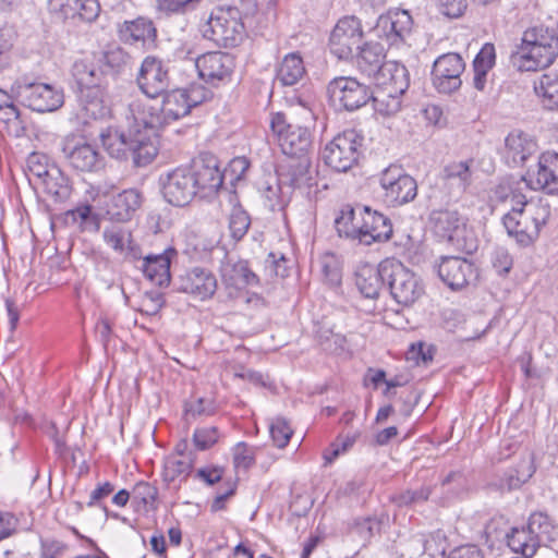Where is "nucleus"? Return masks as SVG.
I'll use <instances>...</instances> for the list:
<instances>
[{"label":"nucleus","mask_w":558,"mask_h":558,"mask_svg":"<svg viewBox=\"0 0 558 558\" xmlns=\"http://www.w3.org/2000/svg\"><path fill=\"white\" fill-rule=\"evenodd\" d=\"M535 472L533 454L525 452L515 466L507 470L493 481L489 486L498 492H511L520 488Z\"/></svg>","instance_id":"nucleus-26"},{"label":"nucleus","mask_w":558,"mask_h":558,"mask_svg":"<svg viewBox=\"0 0 558 558\" xmlns=\"http://www.w3.org/2000/svg\"><path fill=\"white\" fill-rule=\"evenodd\" d=\"M270 436L278 448H284L293 434L292 428L283 417H277L269 427Z\"/></svg>","instance_id":"nucleus-50"},{"label":"nucleus","mask_w":558,"mask_h":558,"mask_svg":"<svg viewBox=\"0 0 558 558\" xmlns=\"http://www.w3.org/2000/svg\"><path fill=\"white\" fill-rule=\"evenodd\" d=\"M322 272L326 280L331 284H338L341 281V268L337 256L332 253H326L320 258Z\"/></svg>","instance_id":"nucleus-51"},{"label":"nucleus","mask_w":558,"mask_h":558,"mask_svg":"<svg viewBox=\"0 0 558 558\" xmlns=\"http://www.w3.org/2000/svg\"><path fill=\"white\" fill-rule=\"evenodd\" d=\"M374 81L378 87L388 89L392 94H404L409 88L408 70L397 62H387Z\"/></svg>","instance_id":"nucleus-37"},{"label":"nucleus","mask_w":558,"mask_h":558,"mask_svg":"<svg viewBox=\"0 0 558 558\" xmlns=\"http://www.w3.org/2000/svg\"><path fill=\"white\" fill-rule=\"evenodd\" d=\"M102 239L116 253L125 257H140V247L133 240L130 228L118 225L108 226L102 231Z\"/></svg>","instance_id":"nucleus-35"},{"label":"nucleus","mask_w":558,"mask_h":558,"mask_svg":"<svg viewBox=\"0 0 558 558\" xmlns=\"http://www.w3.org/2000/svg\"><path fill=\"white\" fill-rule=\"evenodd\" d=\"M192 469L191 460L170 459L165 465V476L167 481H174L181 475H187Z\"/></svg>","instance_id":"nucleus-57"},{"label":"nucleus","mask_w":558,"mask_h":558,"mask_svg":"<svg viewBox=\"0 0 558 558\" xmlns=\"http://www.w3.org/2000/svg\"><path fill=\"white\" fill-rule=\"evenodd\" d=\"M335 227L339 236L357 239L361 234V218L357 219L356 210L351 206H344L335 219Z\"/></svg>","instance_id":"nucleus-43"},{"label":"nucleus","mask_w":558,"mask_h":558,"mask_svg":"<svg viewBox=\"0 0 558 558\" xmlns=\"http://www.w3.org/2000/svg\"><path fill=\"white\" fill-rule=\"evenodd\" d=\"M178 253L173 247L165 250L157 255H147L143 259L144 276L159 287H168L171 281L170 265Z\"/></svg>","instance_id":"nucleus-31"},{"label":"nucleus","mask_w":558,"mask_h":558,"mask_svg":"<svg viewBox=\"0 0 558 558\" xmlns=\"http://www.w3.org/2000/svg\"><path fill=\"white\" fill-rule=\"evenodd\" d=\"M464 62L458 53H446L438 57L433 65L432 77L435 88L442 94H451L461 87V74Z\"/></svg>","instance_id":"nucleus-17"},{"label":"nucleus","mask_w":558,"mask_h":558,"mask_svg":"<svg viewBox=\"0 0 558 558\" xmlns=\"http://www.w3.org/2000/svg\"><path fill=\"white\" fill-rule=\"evenodd\" d=\"M278 175L280 184L293 189L310 191L315 183L310 157L291 158L290 162L278 171Z\"/></svg>","instance_id":"nucleus-29"},{"label":"nucleus","mask_w":558,"mask_h":558,"mask_svg":"<svg viewBox=\"0 0 558 558\" xmlns=\"http://www.w3.org/2000/svg\"><path fill=\"white\" fill-rule=\"evenodd\" d=\"M157 497V489L147 482H138L132 490V499L138 505H153Z\"/></svg>","instance_id":"nucleus-55"},{"label":"nucleus","mask_w":558,"mask_h":558,"mask_svg":"<svg viewBox=\"0 0 558 558\" xmlns=\"http://www.w3.org/2000/svg\"><path fill=\"white\" fill-rule=\"evenodd\" d=\"M364 36L361 21L355 16H344L333 27L329 48L339 60H348L353 56V48H359Z\"/></svg>","instance_id":"nucleus-14"},{"label":"nucleus","mask_w":558,"mask_h":558,"mask_svg":"<svg viewBox=\"0 0 558 558\" xmlns=\"http://www.w3.org/2000/svg\"><path fill=\"white\" fill-rule=\"evenodd\" d=\"M136 82L147 97L156 98L170 86L169 68L162 59L147 56L142 61Z\"/></svg>","instance_id":"nucleus-16"},{"label":"nucleus","mask_w":558,"mask_h":558,"mask_svg":"<svg viewBox=\"0 0 558 558\" xmlns=\"http://www.w3.org/2000/svg\"><path fill=\"white\" fill-rule=\"evenodd\" d=\"M215 411L213 402L208 399L199 398L186 407V413L193 417L201 415H210Z\"/></svg>","instance_id":"nucleus-62"},{"label":"nucleus","mask_w":558,"mask_h":558,"mask_svg":"<svg viewBox=\"0 0 558 558\" xmlns=\"http://www.w3.org/2000/svg\"><path fill=\"white\" fill-rule=\"evenodd\" d=\"M384 282V262L377 268L368 264L362 265L355 272L356 288L367 299H377Z\"/></svg>","instance_id":"nucleus-36"},{"label":"nucleus","mask_w":558,"mask_h":558,"mask_svg":"<svg viewBox=\"0 0 558 558\" xmlns=\"http://www.w3.org/2000/svg\"><path fill=\"white\" fill-rule=\"evenodd\" d=\"M492 265L499 275H506L512 268V257L504 247H496L492 253Z\"/></svg>","instance_id":"nucleus-61"},{"label":"nucleus","mask_w":558,"mask_h":558,"mask_svg":"<svg viewBox=\"0 0 558 558\" xmlns=\"http://www.w3.org/2000/svg\"><path fill=\"white\" fill-rule=\"evenodd\" d=\"M470 161H453L448 163L442 170V179L446 184L452 186L457 192H464L471 184L472 172Z\"/></svg>","instance_id":"nucleus-41"},{"label":"nucleus","mask_w":558,"mask_h":558,"mask_svg":"<svg viewBox=\"0 0 558 558\" xmlns=\"http://www.w3.org/2000/svg\"><path fill=\"white\" fill-rule=\"evenodd\" d=\"M384 279L391 296L400 305L410 306L424 294L420 277L397 259L384 260Z\"/></svg>","instance_id":"nucleus-6"},{"label":"nucleus","mask_w":558,"mask_h":558,"mask_svg":"<svg viewBox=\"0 0 558 558\" xmlns=\"http://www.w3.org/2000/svg\"><path fill=\"white\" fill-rule=\"evenodd\" d=\"M255 449L245 442H239L233 448V464L235 469H248L255 462Z\"/></svg>","instance_id":"nucleus-54"},{"label":"nucleus","mask_w":558,"mask_h":558,"mask_svg":"<svg viewBox=\"0 0 558 558\" xmlns=\"http://www.w3.org/2000/svg\"><path fill=\"white\" fill-rule=\"evenodd\" d=\"M305 68L301 56L296 52L288 53L279 64L277 80L286 86L296 84L304 75Z\"/></svg>","instance_id":"nucleus-40"},{"label":"nucleus","mask_w":558,"mask_h":558,"mask_svg":"<svg viewBox=\"0 0 558 558\" xmlns=\"http://www.w3.org/2000/svg\"><path fill=\"white\" fill-rule=\"evenodd\" d=\"M361 217L360 243L371 245L374 242L388 241L392 234L390 219L378 211L363 207L359 211Z\"/></svg>","instance_id":"nucleus-25"},{"label":"nucleus","mask_w":558,"mask_h":558,"mask_svg":"<svg viewBox=\"0 0 558 558\" xmlns=\"http://www.w3.org/2000/svg\"><path fill=\"white\" fill-rule=\"evenodd\" d=\"M439 12L449 17L458 19L463 15L468 8L466 0H436Z\"/></svg>","instance_id":"nucleus-59"},{"label":"nucleus","mask_w":558,"mask_h":558,"mask_svg":"<svg viewBox=\"0 0 558 558\" xmlns=\"http://www.w3.org/2000/svg\"><path fill=\"white\" fill-rule=\"evenodd\" d=\"M521 181L531 190L558 194V154L543 153L535 166L530 167L522 175Z\"/></svg>","instance_id":"nucleus-15"},{"label":"nucleus","mask_w":558,"mask_h":558,"mask_svg":"<svg viewBox=\"0 0 558 558\" xmlns=\"http://www.w3.org/2000/svg\"><path fill=\"white\" fill-rule=\"evenodd\" d=\"M361 141L362 138L354 130L338 134L323 151L325 163L338 172L348 171L357 161Z\"/></svg>","instance_id":"nucleus-10"},{"label":"nucleus","mask_w":558,"mask_h":558,"mask_svg":"<svg viewBox=\"0 0 558 558\" xmlns=\"http://www.w3.org/2000/svg\"><path fill=\"white\" fill-rule=\"evenodd\" d=\"M65 545L56 539H41V555L40 558H57L63 550Z\"/></svg>","instance_id":"nucleus-63"},{"label":"nucleus","mask_w":558,"mask_h":558,"mask_svg":"<svg viewBox=\"0 0 558 558\" xmlns=\"http://www.w3.org/2000/svg\"><path fill=\"white\" fill-rule=\"evenodd\" d=\"M535 90L551 108L558 107V73L548 72L543 74L538 85H535Z\"/></svg>","instance_id":"nucleus-45"},{"label":"nucleus","mask_w":558,"mask_h":558,"mask_svg":"<svg viewBox=\"0 0 558 558\" xmlns=\"http://www.w3.org/2000/svg\"><path fill=\"white\" fill-rule=\"evenodd\" d=\"M432 230L441 241L451 244L458 251L473 254L478 246L472 230L466 228L465 218L454 209L433 210L429 215Z\"/></svg>","instance_id":"nucleus-4"},{"label":"nucleus","mask_w":558,"mask_h":558,"mask_svg":"<svg viewBox=\"0 0 558 558\" xmlns=\"http://www.w3.org/2000/svg\"><path fill=\"white\" fill-rule=\"evenodd\" d=\"M447 558H485L483 551L475 545H463L453 548Z\"/></svg>","instance_id":"nucleus-64"},{"label":"nucleus","mask_w":558,"mask_h":558,"mask_svg":"<svg viewBox=\"0 0 558 558\" xmlns=\"http://www.w3.org/2000/svg\"><path fill=\"white\" fill-rule=\"evenodd\" d=\"M220 272L223 283L235 289L255 287L259 283L258 277L252 271L246 260L229 258L222 263Z\"/></svg>","instance_id":"nucleus-32"},{"label":"nucleus","mask_w":558,"mask_h":558,"mask_svg":"<svg viewBox=\"0 0 558 558\" xmlns=\"http://www.w3.org/2000/svg\"><path fill=\"white\" fill-rule=\"evenodd\" d=\"M496 53L493 44H485L473 61V70L489 72L495 64Z\"/></svg>","instance_id":"nucleus-58"},{"label":"nucleus","mask_w":558,"mask_h":558,"mask_svg":"<svg viewBox=\"0 0 558 558\" xmlns=\"http://www.w3.org/2000/svg\"><path fill=\"white\" fill-rule=\"evenodd\" d=\"M99 63L107 68L119 71L131 61V56L121 47H113L102 52L98 59Z\"/></svg>","instance_id":"nucleus-48"},{"label":"nucleus","mask_w":558,"mask_h":558,"mask_svg":"<svg viewBox=\"0 0 558 558\" xmlns=\"http://www.w3.org/2000/svg\"><path fill=\"white\" fill-rule=\"evenodd\" d=\"M63 158L78 172H98L105 168V157L83 136L69 134L60 143Z\"/></svg>","instance_id":"nucleus-8"},{"label":"nucleus","mask_w":558,"mask_h":558,"mask_svg":"<svg viewBox=\"0 0 558 558\" xmlns=\"http://www.w3.org/2000/svg\"><path fill=\"white\" fill-rule=\"evenodd\" d=\"M49 13L61 20L94 22L100 13L98 0H48Z\"/></svg>","instance_id":"nucleus-22"},{"label":"nucleus","mask_w":558,"mask_h":558,"mask_svg":"<svg viewBox=\"0 0 558 558\" xmlns=\"http://www.w3.org/2000/svg\"><path fill=\"white\" fill-rule=\"evenodd\" d=\"M142 194L136 189L124 190L112 196L107 206L108 218L117 222L130 221L142 205Z\"/></svg>","instance_id":"nucleus-30"},{"label":"nucleus","mask_w":558,"mask_h":558,"mask_svg":"<svg viewBox=\"0 0 558 558\" xmlns=\"http://www.w3.org/2000/svg\"><path fill=\"white\" fill-rule=\"evenodd\" d=\"M430 494V486H422L417 489H407L395 495L392 501L399 507L416 506L427 501Z\"/></svg>","instance_id":"nucleus-47"},{"label":"nucleus","mask_w":558,"mask_h":558,"mask_svg":"<svg viewBox=\"0 0 558 558\" xmlns=\"http://www.w3.org/2000/svg\"><path fill=\"white\" fill-rule=\"evenodd\" d=\"M333 106L347 111H354L365 106L372 97V92L354 77H336L327 87Z\"/></svg>","instance_id":"nucleus-12"},{"label":"nucleus","mask_w":558,"mask_h":558,"mask_svg":"<svg viewBox=\"0 0 558 558\" xmlns=\"http://www.w3.org/2000/svg\"><path fill=\"white\" fill-rule=\"evenodd\" d=\"M195 66L203 81L217 85L230 78L234 69V59L229 53L213 51L197 57Z\"/></svg>","instance_id":"nucleus-20"},{"label":"nucleus","mask_w":558,"mask_h":558,"mask_svg":"<svg viewBox=\"0 0 558 558\" xmlns=\"http://www.w3.org/2000/svg\"><path fill=\"white\" fill-rule=\"evenodd\" d=\"M202 0H159L160 11L169 14H185L197 8Z\"/></svg>","instance_id":"nucleus-52"},{"label":"nucleus","mask_w":558,"mask_h":558,"mask_svg":"<svg viewBox=\"0 0 558 558\" xmlns=\"http://www.w3.org/2000/svg\"><path fill=\"white\" fill-rule=\"evenodd\" d=\"M190 109L196 107L213 97L211 90L201 84H192L187 88H183Z\"/></svg>","instance_id":"nucleus-56"},{"label":"nucleus","mask_w":558,"mask_h":558,"mask_svg":"<svg viewBox=\"0 0 558 558\" xmlns=\"http://www.w3.org/2000/svg\"><path fill=\"white\" fill-rule=\"evenodd\" d=\"M507 544L514 553H520L525 558H531L535 555L538 546L536 545L529 526L513 527L511 532L506 534Z\"/></svg>","instance_id":"nucleus-42"},{"label":"nucleus","mask_w":558,"mask_h":558,"mask_svg":"<svg viewBox=\"0 0 558 558\" xmlns=\"http://www.w3.org/2000/svg\"><path fill=\"white\" fill-rule=\"evenodd\" d=\"M270 130L284 155L290 158L308 157L313 141L307 128L292 124L284 113L277 112L271 116Z\"/></svg>","instance_id":"nucleus-7"},{"label":"nucleus","mask_w":558,"mask_h":558,"mask_svg":"<svg viewBox=\"0 0 558 558\" xmlns=\"http://www.w3.org/2000/svg\"><path fill=\"white\" fill-rule=\"evenodd\" d=\"M384 199L391 207H399L412 202L417 195V183L400 166L391 165L379 178Z\"/></svg>","instance_id":"nucleus-9"},{"label":"nucleus","mask_w":558,"mask_h":558,"mask_svg":"<svg viewBox=\"0 0 558 558\" xmlns=\"http://www.w3.org/2000/svg\"><path fill=\"white\" fill-rule=\"evenodd\" d=\"M72 221V223L80 222L81 227L89 221H96V216L93 214V207L89 204H83L74 209L65 213V221Z\"/></svg>","instance_id":"nucleus-60"},{"label":"nucleus","mask_w":558,"mask_h":558,"mask_svg":"<svg viewBox=\"0 0 558 558\" xmlns=\"http://www.w3.org/2000/svg\"><path fill=\"white\" fill-rule=\"evenodd\" d=\"M194 177L189 167H180L169 172L162 185L166 201L173 206H185L197 196Z\"/></svg>","instance_id":"nucleus-18"},{"label":"nucleus","mask_w":558,"mask_h":558,"mask_svg":"<svg viewBox=\"0 0 558 558\" xmlns=\"http://www.w3.org/2000/svg\"><path fill=\"white\" fill-rule=\"evenodd\" d=\"M219 436L217 427L196 428L193 434V441L198 450H207L218 441Z\"/></svg>","instance_id":"nucleus-53"},{"label":"nucleus","mask_w":558,"mask_h":558,"mask_svg":"<svg viewBox=\"0 0 558 558\" xmlns=\"http://www.w3.org/2000/svg\"><path fill=\"white\" fill-rule=\"evenodd\" d=\"M550 217V204L546 198L539 197L531 201L527 207H512L502 222L508 234L521 246L533 244L539 235L541 228Z\"/></svg>","instance_id":"nucleus-3"},{"label":"nucleus","mask_w":558,"mask_h":558,"mask_svg":"<svg viewBox=\"0 0 558 558\" xmlns=\"http://www.w3.org/2000/svg\"><path fill=\"white\" fill-rule=\"evenodd\" d=\"M403 94H392L388 89L378 87L376 93H372L375 110L383 116H393L401 109V96Z\"/></svg>","instance_id":"nucleus-44"},{"label":"nucleus","mask_w":558,"mask_h":558,"mask_svg":"<svg viewBox=\"0 0 558 558\" xmlns=\"http://www.w3.org/2000/svg\"><path fill=\"white\" fill-rule=\"evenodd\" d=\"M106 89L99 88L80 93L82 109L85 111L86 117L97 120L110 113L106 101Z\"/></svg>","instance_id":"nucleus-39"},{"label":"nucleus","mask_w":558,"mask_h":558,"mask_svg":"<svg viewBox=\"0 0 558 558\" xmlns=\"http://www.w3.org/2000/svg\"><path fill=\"white\" fill-rule=\"evenodd\" d=\"M527 526L538 547L544 546L553 551L558 550V526L546 513H532Z\"/></svg>","instance_id":"nucleus-34"},{"label":"nucleus","mask_w":558,"mask_h":558,"mask_svg":"<svg viewBox=\"0 0 558 558\" xmlns=\"http://www.w3.org/2000/svg\"><path fill=\"white\" fill-rule=\"evenodd\" d=\"M19 100L37 112H51L63 105V93L45 83H28L16 86Z\"/></svg>","instance_id":"nucleus-13"},{"label":"nucleus","mask_w":558,"mask_h":558,"mask_svg":"<svg viewBox=\"0 0 558 558\" xmlns=\"http://www.w3.org/2000/svg\"><path fill=\"white\" fill-rule=\"evenodd\" d=\"M189 170L194 177V185L197 196L201 198H211L223 184V174L219 169V162L216 156L205 153L193 159Z\"/></svg>","instance_id":"nucleus-11"},{"label":"nucleus","mask_w":558,"mask_h":558,"mask_svg":"<svg viewBox=\"0 0 558 558\" xmlns=\"http://www.w3.org/2000/svg\"><path fill=\"white\" fill-rule=\"evenodd\" d=\"M201 32L206 39L225 48L238 46L245 37L240 12L234 9L216 8L202 24Z\"/></svg>","instance_id":"nucleus-5"},{"label":"nucleus","mask_w":558,"mask_h":558,"mask_svg":"<svg viewBox=\"0 0 558 558\" xmlns=\"http://www.w3.org/2000/svg\"><path fill=\"white\" fill-rule=\"evenodd\" d=\"M27 169L29 174L37 180L36 183L40 184L50 173L51 166L48 165L45 155L33 153L27 158Z\"/></svg>","instance_id":"nucleus-49"},{"label":"nucleus","mask_w":558,"mask_h":558,"mask_svg":"<svg viewBox=\"0 0 558 558\" xmlns=\"http://www.w3.org/2000/svg\"><path fill=\"white\" fill-rule=\"evenodd\" d=\"M40 185L44 189V193L56 204L66 202L72 194V183L69 177L53 165L51 166L50 173H48V177Z\"/></svg>","instance_id":"nucleus-38"},{"label":"nucleus","mask_w":558,"mask_h":558,"mask_svg":"<svg viewBox=\"0 0 558 558\" xmlns=\"http://www.w3.org/2000/svg\"><path fill=\"white\" fill-rule=\"evenodd\" d=\"M437 274L451 290H461L477 277L471 262L456 256H442L437 265Z\"/></svg>","instance_id":"nucleus-19"},{"label":"nucleus","mask_w":558,"mask_h":558,"mask_svg":"<svg viewBox=\"0 0 558 558\" xmlns=\"http://www.w3.org/2000/svg\"><path fill=\"white\" fill-rule=\"evenodd\" d=\"M413 21L408 11L398 10L380 15L375 26L379 38L385 39L390 46H399L410 35Z\"/></svg>","instance_id":"nucleus-24"},{"label":"nucleus","mask_w":558,"mask_h":558,"mask_svg":"<svg viewBox=\"0 0 558 558\" xmlns=\"http://www.w3.org/2000/svg\"><path fill=\"white\" fill-rule=\"evenodd\" d=\"M174 287L180 292L191 294L204 301L215 294L217 280L211 271L195 267L179 276L174 281Z\"/></svg>","instance_id":"nucleus-23"},{"label":"nucleus","mask_w":558,"mask_h":558,"mask_svg":"<svg viewBox=\"0 0 558 558\" xmlns=\"http://www.w3.org/2000/svg\"><path fill=\"white\" fill-rule=\"evenodd\" d=\"M72 76L78 85L80 93L107 88L108 73L99 61L77 60L72 65Z\"/></svg>","instance_id":"nucleus-28"},{"label":"nucleus","mask_w":558,"mask_h":558,"mask_svg":"<svg viewBox=\"0 0 558 558\" xmlns=\"http://www.w3.org/2000/svg\"><path fill=\"white\" fill-rule=\"evenodd\" d=\"M133 122L126 130L108 128L99 137L107 153L118 160L132 159L135 167H146L158 154V131L190 113L184 89L166 93L160 109L145 106L141 100L129 105Z\"/></svg>","instance_id":"nucleus-1"},{"label":"nucleus","mask_w":558,"mask_h":558,"mask_svg":"<svg viewBox=\"0 0 558 558\" xmlns=\"http://www.w3.org/2000/svg\"><path fill=\"white\" fill-rule=\"evenodd\" d=\"M118 37L129 46H140L143 49L156 47L157 28L150 19L138 16L118 25Z\"/></svg>","instance_id":"nucleus-21"},{"label":"nucleus","mask_w":558,"mask_h":558,"mask_svg":"<svg viewBox=\"0 0 558 558\" xmlns=\"http://www.w3.org/2000/svg\"><path fill=\"white\" fill-rule=\"evenodd\" d=\"M537 151L536 142L521 131H513L505 140L504 158L508 166H523Z\"/></svg>","instance_id":"nucleus-27"},{"label":"nucleus","mask_w":558,"mask_h":558,"mask_svg":"<svg viewBox=\"0 0 558 558\" xmlns=\"http://www.w3.org/2000/svg\"><path fill=\"white\" fill-rule=\"evenodd\" d=\"M558 54V36L544 26L526 29L518 51L511 56L520 71H538L549 66Z\"/></svg>","instance_id":"nucleus-2"},{"label":"nucleus","mask_w":558,"mask_h":558,"mask_svg":"<svg viewBox=\"0 0 558 558\" xmlns=\"http://www.w3.org/2000/svg\"><path fill=\"white\" fill-rule=\"evenodd\" d=\"M251 226L248 214L241 207L234 206L229 216V230L232 239L240 241L247 233Z\"/></svg>","instance_id":"nucleus-46"},{"label":"nucleus","mask_w":558,"mask_h":558,"mask_svg":"<svg viewBox=\"0 0 558 558\" xmlns=\"http://www.w3.org/2000/svg\"><path fill=\"white\" fill-rule=\"evenodd\" d=\"M386 52L381 44L368 41L359 47L355 64L361 73L375 80L386 65Z\"/></svg>","instance_id":"nucleus-33"}]
</instances>
